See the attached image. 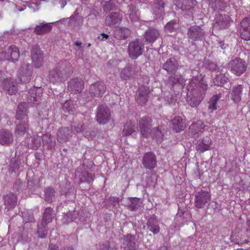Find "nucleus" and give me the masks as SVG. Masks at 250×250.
I'll return each instance as SVG.
<instances>
[{
    "mask_svg": "<svg viewBox=\"0 0 250 250\" xmlns=\"http://www.w3.org/2000/svg\"><path fill=\"white\" fill-rule=\"evenodd\" d=\"M208 84L201 75L193 77L187 86L188 102L192 107H197L203 100Z\"/></svg>",
    "mask_w": 250,
    "mask_h": 250,
    "instance_id": "f257e3e1",
    "label": "nucleus"
},
{
    "mask_svg": "<svg viewBox=\"0 0 250 250\" xmlns=\"http://www.w3.org/2000/svg\"><path fill=\"white\" fill-rule=\"evenodd\" d=\"M72 73V67L67 62H59L54 68L49 71L48 80L53 83L62 82Z\"/></svg>",
    "mask_w": 250,
    "mask_h": 250,
    "instance_id": "f03ea898",
    "label": "nucleus"
},
{
    "mask_svg": "<svg viewBox=\"0 0 250 250\" xmlns=\"http://www.w3.org/2000/svg\"><path fill=\"white\" fill-rule=\"evenodd\" d=\"M247 66L248 64L245 61L235 58L229 62L228 68L232 73L240 76L246 71Z\"/></svg>",
    "mask_w": 250,
    "mask_h": 250,
    "instance_id": "7ed1b4c3",
    "label": "nucleus"
},
{
    "mask_svg": "<svg viewBox=\"0 0 250 250\" xmlns=\"http://www.w3.org/2000/svg\"><path fill=\"white\" fill-rule=\"evenodd\" d=\"M144 49V43L140 39L132 40L128 44V55L132 59H136L142 55Z\"/></svg>",
    "mask_w": 250,
    "mask_h": 250,
    "instance_id": "20e7f679",
    "label": "nucleus"
},
{
    "mask_svg": "<svg viewBox=\"0 0 250 250\" xmlns=\"http://www.w3.org/2000/svg\"><path fill=\"white\" fill-rule=\"evenodd\" d=\"M188 39L194 42H202L205 40L206 33L205 29L199 25H191L188 29Z\"/></svg>",
    "mask_w": 250,
    "mask_h": 250,
    "instance_id": "39448f33",
    "label": "nucleus"
},
{
    "mask_svg": "<svg viewBox=\"0 0 250 250\" xmlns=\"http://www.w3.org/2000/svg\"><path fill=\"white\" fill-rule=\"evenodd\" d=\"M140 69L135 64H127L121 69L120 76L122 80H128L138 76Z\"/></svg>",
    "mask_w": 250,
    "mask_h": 250,
    "instance_id": "423d86ee",
    "label": "nucleus"
},
{
    "mask_svg": "<svg viewBox=\"0 0 250 250\" xmlns=\"http://www.w3.org/2000/svg\"><path fill=\"white\" fill-rule=\"evenodd\" d=\"M210 200L211 196L209 192L201 190L195 193L194 206L197 208H203Z\"/></svg>",
    "mask_w": 250,
    "mask_h": 250,
    "instance_id": "0eeeda50",
    "label": "nucleus"
},
{
    "mask_svg": "<svg viewBox=\"0 0 250 250\" xmlns=\"http://www.w3.org/2000/svg\"><path fill=\"white\" fill-rule=\"evenodd\" d=\"M110 115V110L105 105L102 104L98 107L96 119L99 124L104 125L108 123Z\"/></svg>",
    "mask_w": 250,
    "mask_h": 250,
    "instance_id": "6e6552de",
    "label": "nucleus"
},
{
    "mask_svg": "<svg viewBox=\"0 0 250 250\" xmlns=\"http://www.w3.org/2000/svg\"><path fill=\"white\" fill-rule=\"evenodd\" d=\"M138 247L137 239L135 235L127 234L123 236L122 248L124 250H137Z\"/></svg>",
    "mask_w": 250,
    "mask_h": 250,
    "instance_id": "1a4fd4ad",
    "label": "nucleus"
},
{
    "mask_svg": "<svg viewBox=\"0 0 250 250\" xmlns=\"http://www.w3.org/2000/svg\"><path fill=\"white\" fill-rule=\"evenodd\" d=\"M87 167L84 165L80 166L75 172V177L79 179L80 182H86L88 183L94 180V175L86 170Z\"/></svg>",
    "mask_w": 250,
    "mask_h": 250,
    "instance_id": "9d476101",
    "label": "nucleus"
},
{
    "mask_svg": "<svg viewBox=\"0 0 250 250\" xmlns=\"http://www.w3.org/2000/svg\"><path fill=\"white\" fill-rule=\"evenodd\" d=\"M32 76V69L30 64L23 63L19 69L18 77L19 81L21 83H27L31 79Z\"/></svg>",
    "mask_w": 250,
    "mask_h": 250,
    "instance_id": "9b49d317",
    "label": "nucleus"
},
{
    "mask_svg": "<svg viewBox=\"0 0 250 250\" xmlns=\"http://www.w3.org/2000/svg\"><path fill=\"white\" fill-rule=\"evenodd\" d=\"M139 125L142 135L147 137L151 132L152 120L148 116H145L140 118Z\"/></svg>",
    "mask_w": 250,
    "mask_h": 250,
    "instance_id": "f8f14e48",
    "label": "nucleus"
},
{
    "mask_svg": "<svg viewBox=\"0 0 250 250\" xmlns=\"http://www.w3.org/2000/svg\"><path fill=\"white\" fill-rule=\"evenodd\" d=\"M167 0H155L152 5V13L156 19H162L165 14V7Z\"/></svg>",
    "mask_w": 250,
    "mask_h": 250,
    "instance_id": "ddd939ff",
    "label": "nucleus"
},
{
    "mask_svg": "<svg viewBox=\"0 0 250 250\" xmlns=\"http://www.w3.org/2000/svg\"><path fill=\"white\" fill-rule=\"evenodd\" d=\"M31 58L33 63L36 68H40L43 63V57L40 48L34 45L31 50Z\"/></svg>",
    "mask_w": 250,
    "mask_h": 250,
    "instance_id": "4468645a",
    "label": "nucleus"
},
{
    "mask_svg": "<svg viewBox=\"0 0 250 250\" xmlns=\"http://www.w3.org/2000/svg\"><path fill=\"white\" fill-rule=\"evenodd\" d=\"M205 125L201 120L193 123L189 127L188 135L197 138L204 131Z\"/></svg>",
    "mask_w": 250,
    "mask_h": 250,
    "instance_id": "2eb2a0df",
    "label": "nucleus"
},
{
    "mask_svg": "<svg viewBox=\"0 0 250 250\" xmlns=\"http://www.w3.org/2000/svg\"><path fill=\"white\" fill-rule=\"evenodd\" d=\"M179 64L178 61L174 58L171 57L163 64L162 68L169 74H173L178 70Z\"/></svg>",
    "mask_w": 250,
    "mask_h": 250,
    "instance_id": "dca6fc26",
    "label": "nucleus"
},
{
    "mask_svg": "<svg viewBox=\"0 0 250 250\" xmlns=\"http://www.w3.org/2000/svg\"><path fill=\"white\" fill-rule=\"evenodd\" d=\"M106 87L104 83L101 81L96 82L92 84L89 87V92L94 96L102 97L105 93Z\"/></svg>",
    "mask_w": 250,
    "mask_h": 250,
    "instance_id": "f3484780",
    "label": "nucleus"
},
{
    "mask_svg": "<svg viewBox=\"0 0 250 250\" xmlns=\"http://www.w3.org/2000/svg\"><path fill=\"white\" fill-rule=\"evenodd\" d=\"M142 164L146 168L153 169L157 164L156 155L151 152L146 153L143 157Z\"/></svg>",
    "mask_w": 250,
    "mask_h": 250,
    "instance_id": "a211bd4d",
    "label": "nucleus"
},
{
    "mask_svg": "<svg viewBox=\"0 0 250 250\" xmlns=\"http://www.w3.org/2000/svg\"><path fill=\"white\" fill-rule=\"evenodd\" d=\"M241 37L245 41H250V17H246L241 22Z\"/></svg>",
    "mask_w": 250,
    "mask_h": 250,
    "instance_id": "6ab92c4d",
    "label": "nucleus"
},
{
    "mask_svg": "<svg viewBox=\"0 0 250 250\" xmlns=\"http://www.w3.org/2000/svg\"><path fill=\"white\" fill-rule=\"evenodd\" d=\"M84 86L83 81L79 78L71 79L68 83V89L73 93L81 92Z\"/></svg>",
    "mask_w": 250,
    "mask_h": 250,
    "instance_id": "aec40b11",
    "label": "nucleus"
},
{
    "mask_svg": "<svg viewBox=\"0 0 250 250\" xmlns=\"http://www.w3.org/2000/svg\"><path fill=\"white\" fill-rule=\"evenodd\" d=\"M143 36L146 42L153 43L160 37V31L157 28L149 27L145 31Z\"/></svg>",
    "mask_w": 250,
    "mask_h": 250,
    "instance_id": "412c9836",
    "label": "nucleus"
},
{
    "mask_svg": "<svg viewBox=\"0 0 250 250\" xmlns=\"http://www.w3.org/2000/svg\"><path fill=\"white\" fill-rule=\"evenodd\" d=\"M28 122V121L16 122L14 133L17 138L23 137L28 132L29 129Z\"/></svg>",
    "mask_w": 250,
    "mask_h": 250,
    "instance_id": "4be33fe9",
    "label": "nucleus"
},
{
    "mask_svg": "<svg viewBox=\"0 0 250 250\" xmlns=\"http://www.w3.org/2000/svg\"><path fill=\"white\" fill-rule=\"evenodd\" d=\"M14 142V136L12 132L7 129L0 131V144L2 146H9Z\"/></svg>",
    "mask_w": 250,
    "mask_h": 250,
    "instance_id": "5701e85b",
    "label": "nucleus"
},
{
    "mask_svg": "<svg viewBox=\"0 0 250 250\" xmlns=\"http://www.w3.org/2000/svg\"><path fill=\"white\" fill-rule=\"evenodd\" d=\"M150 91L147 86H141L138 89L136 97L137 103L141 105L145 104L147 101L148 95Z\"/></svg>",
    "mask_w": 250,
    "mask_h": 250,
    "instance_id": "b1692460",
    "label": "nucleus"
},
{
    "mask_svg": "<svg viewBox=\"0 0 250 250\" xmlns=\"http://www.w3.org/2000/svg\"><path fill=\"white\" fill-rule=\"evenodd\" d=\"M186 127V124L181 116H175L171 120L170 127L176 133L183 131Z\"/></svg>",
    "mask_w": 250,
    "mask_h": 250,
    "instance_id": "393cba45",
    "label": "nucleus"
},
{
    "mask_svg": "<svg viewBox=\"0 0 250 250\" xmlns=\"http://www.w3.org/2000/svg\"><path fill=\"white\" fill-rule=\"evenodd\" d=\"M211 141L209 137L199 139L195 144L196 150L201 153L211 149Z\"/></svg>",
    "mask_w": 250,
    "mask_h": 250,
    "instance_id": "a878e982",
    "label": "nucleus"
},
{
    "mask_svg": "<svg viewBox=\"0 0 250 250\" xmlns=\"http://www.w3.org/2000/svg\"><path fill=\"white\" fill-rule=\"evenodd\" d=\"M176 6L183 11H188L193 8L197 3L196 0H174Z\"/></svg>",
    "mask_w": 250,
    "mask_h": 250,
    "instance_id": "bb28decb",
    "label": "nucleus"
},
{
    "mask_svg": "<svg viewBox=\"0 0 250 250\" xmlns=\"http://www.w3.org/2000/svg\"><path fill=\"white\" fill-rule=\"evenodd\" d=\"M71 138L69 129L68 127L59 128L57 133V139L61 143H66Z\"/></svg>",
    "mask_w": 250,
    "mask_h": 250,
    "instance_id": "cd10ccee",
    "label": "nucleus"
},
{
    "mask_svg": "<svg viewBox=\"0 0 250 250\" xmlns=\"http://www.w3.org/2000/svg\"><path fill=\"white\" fill-rule=\"evenodd\" d=\"M20 57L19 49L16 46H10L4 54V58L14 62L18 60Z\"/></svg>",
    "mask_w": 250,
    "mask_h": 250,
    "instance_id": "c85d7f7f",
    "label": "nucleus"
},
{
    "mask_svg": "<svg viewBox=\"0 0 250 250\" xmlns=\"http://www.w3.org/2000/svg\"><path fill=\"white\" fill-rule=\"evenodd\" d=\"M215 26L221 29L228 28L230 23V17L228 15L221 14L215 18Z\"/></svg>",
    "mask_w": 250,
    "mask_h": 250,
    "instance_id": "c756f323",
    "label": "nucleus"
},
{
    "mask_svg": "<svg viewBox=\"0 0 250 250\" xmlns=\"http://www.w3.org/2000/svg\"><path fill=\"white\" fill-rule=\"evenodd\" d=\"M52 29L50 23L41 22L35 26L33 32L38 35H43L49 33Z\"/></svg>",
    "mask_w": 250,
    "mask_h": 250,
    "instance_id": "7c9ffc66",
    "label": "nucleus"
},
{
    "mask_svg": "<svg viewBox=\"0 0 250 250\" xmlns=\"http://www.w3.org/2000/svg\"><path fill=\"white\" fill-rule=\"evenodd\" d=\"M147 229L154 234L158 233L160 231V228L158 220L154 215L150 216L147 221Z\"/></svg>",
    "mask_w": 250,
    "mask_h": 250,
    "instance_id": "2f4dec72",
    "label": "nucleus"
},
{
    "mask_svg": "<svg viewBox=\"0 0 250 250\" xmlns=\"http://www.w3.org/2000/svg\"><path fill=\"white\" fill-rule=\"evenodd\" d=\"M3 201L5 208L9 210L16 206L17 203V197L15 194L10 193L3 196Z\"/></svg>",
    "mask_w": 250,
    "mask_h": 250,
    "instance_id": "473e14b6",
    "label": "nucleus"
},
{
    "mask_svg": "<svg viewBox=\"0 0 250 250\" xmlns=\"http://www.w3.org/2000/svg\"><path fill=\"white\" fill-rule=\"evenodd\" d=\"M131 35L130 29L126 27H117L114 33V37L119 40H125Z\"/></svg>",
    "mask_w": 250,
    "mask_h": 250,
    "instance_id": "72a5a7b5",
    "label": "nucleus"
},
{
    "mask_svg": "<svg viewBox=\"0 0 250 250\" xmlns=\"http://www.w3.org/2000/svg\"><path fill=\"white\" fill-rule=\"evenodd\" d=\"M42 94V90L41 88H34L30 89L29 95L27 96L29 103L34 104L40 101Z\"/></svg>",
    "mask_w": 250,
    "mask_h": 250,
    "instance_id": "f704fd0d",
    "label": "nucleus"
},
{
    "mask_svg": "<svg viewBox=\"0 0 250 250\" xmlns=\"http://www.w3.org/2000/svg\"><path fill=\"white\" fill-rule=\"evenodd\" d=\"M16 118L19 121H28L27 117V108L25 103H20L16 112Z\"/></svg>",
    "mask_w": 250,
    "mask_h": 250,
    "instance_id": "c9c22d12",
    "label": "nucleus"
},
{
    "mask_svg": "<svg viewBox=\"0 0 250 250\" xmlns=\"http://www.w3.org/2000/svg\"><path fill=\"white\" fill-rule=\"evenodd\" d=\"M123 16L119 12H113L107 16L105 19V23L107 25L112 26L120 22Z\"/></svg>",
    "mask_w": 250,
    "mask_h": 250,
    "instance_id": "e433bc0d",
    "label": "nucleus"
},
{
    "mask_svg": "<svg viewBox=\"0 0 250 250\" xmlns=\"http://www.w3.org/2000/svg\"><path fill=\"white\" fill-rule=\"evenodd\" d=\"M3 89L9 95H14L17 92V87L13 81L10 78H6L2 85Z\"/></svg>",
    "mask_w": 250,
    "mask_h": 250,
    "instance_id": "4c0bfd02",
    "label": "nucleus"
},
{
    "mask_svg": "<svg viewBox=\"0 0 250 250\" xmlns=\"http://www.w3.org/2000/svg\"><path fill=\"white\" fill-rule=\"evenodd\" d=\"M243 86L241 84L237 85L232 88L230 93L232 100L236 103L239 102L241 100Z\"/></svg>",
    "mask_w": 250,
    "mask_h": 250,
    "instance_id": "58836bf2",
    "label": "nucleus"
},
{
    "mask_svg": "<svg viewBox=\"0 0 250 250\" xmlns=\"http://www.w3.org/2000/svg\"><path fill=\"white\" fill-rule=\"evenodd\" d=\"M54 212L53 209L50 207L45 208L43 213L42 222L47 224L51 222L54 217Z\"/></svg>",
    "mask_w": 250,
    "mask_h": 250,
    "instance_id": "ea45409f",
    "label": "nucleus"
},
{
    "mask_svg": "<svg viewBox=\"0 0 250 250\" xmlns=\"http://www.w3.org/2000/svg\"><path fill=\"white\" fill-rule=\"evenodd\" d=\"M137 127L135 124L129 121L127 122L124 125V128L123 131V136H127L131 135L134 132H135Z\"/></svg>",
    "mask_w": 250,
    "mask_h": 250,
    "instance_id": "a19ab883",
    "label": "nucleus"
},
{
    "mask_svg": "<svg viewBox=\"0 0 250 250\" xmlns=\"http://www.w3.org/2000/svg\"><path fill=\"white\" fill-rule=\"evenodd\" d=\"M44 192V200L49 203H51L53 199H55L56 192L54 188L48 187L45 188Z\"/></svg>",
    "mask_w": 250,
    "mask_h": 250,
    "instance_id": "79ce46f5",
    "label": "nucleus"
},
{
    "mask_svg": "<svg viewBox=\"0 0 250 250\" xmlns=\"http://www.w3.org/2000/svg\"><path fill=\"white\" fill-rule=\"evenodd\" d=\"M184 82L183 76L180 74H173L168 79V83L172 87L176 84H182Z\"/></svg>",
    "mask_w": 250,
    "mask_h": 250,
    "instance_id": "37998d69",
    "label": "nucleus"
},
{
    "mask_svg": "<svg viewBox=\"0 0 250 250\" xmlns=\"http://www.w3.org/2000/svg\"><path fill=\"white\" fill-rule=\"evenodd\" d=\"M179 25L177 20H173L167 22L165 26V30L167 32H175L179 28Z\"/></svg>",
    "mask_w": 250,
    "mask_h": 250,
    "instance_id": "c03bdc74",
    "label": "nucleus"
},
{
    "mask_svg": "<svg viewBox=\"0 0 250 250\" xmlns=\"http://www.w3.org/2000/svg\"><path fill=\"white\" fill-rule=\"evenodd\" d=\"M222 96V94L221 93L218 94L217 95H215L213 96L209 101L208 102V109L210 110V112H212L213 110H216L217 108V102L221 98Z\"/></svg>",
    "mask_w": 250,
    "mask_h": 250,
    "instance_id": "a18cd8bd",
    "label": "nucleus"
},
{
    "mask_svg": "<svg viewBox=\"0 0 250 250\" xmlns=\"http://www.w3.org/2000/svg\"><path fill=\"white\" fill-rule=\"evenodd\" d=\"M42 141L44 145H46L49 149L54 148L56 142L52 140V136L50 134H44L42 136Z\"/></svg>",
    "mask_w": 250,
    "mask_h": 250,
    "instance_id": "49530a36",
    "label": "nucleus"
},
{
    "mask_svg": "<svg viewBox=\"0 0 250 250\" xmlns=\"http://www.w3.org/2000/svg\"><path fill=\"white\" fill-rule=\"evenodd\" d=\"M48 231L47 224L41 222L38 225L37 233L38 237L41 238H44L46 237Z\"/></svg>",
    "mask_w": 250,
    "mask_h": 250,
    "instance_id": "de8ad7c7",
    "label": "nucleus"
},
{
    "mask_svg": "<svg viewBox=\"0 0 250 250\" xmlns=\"http://www.w3.org/2000/svg\"><path fill=\"white\" fill-rule=\"evenodd\" d=\"M142 205L141 199L137 198H132L128 205L127 208L130 210H135L138 209Z\"/></svg>",
    "mask_w": 250,
    "mask_h": 250,
    "instance_id": "09e8293b",
    "label": "nucleus"
},
{
    "mask_svg": "<svg viewBox=\"0 0 250 250\" xmlns=\"http://www.w3.org/2000/svg\"><path fill=\"white\" fill-rule=\"evenodd\" d=\"M228 80V78L224 75L220 74L216 76L213 80V83L215 85L222 86L227 82Z\"/></svg>",
    "mask_w": 250,
    "mask_h": 250,
    "instance_id": "8fccbe9b",
    "label": "nucleus"
},
{
    "mask_svg": "<svg viewBox=\"0 0 250 250\" xmlns=\"http://www.w3.org/2000/svg\"><path fill=\"white\" fill-rule=\"evenodd\" d=\"M62 109L65 113H71L75 110L73 101L71 100L66 101L62 106Z\"/></svg>",
    "mask_w": 250,
    "mask_h": 250,
    "instance_id": "3c124183",
    "label": "nucleus"
},
{
    "mask_svg": "<svg viewBox=\"0 0 250 250\" xmlns=\"http://www.w3.org/2000/svg\"><path fill=\"white\" fill-rule=\"evenodd\" d=\"M128 10L129 18L132 21H137L138 19V12L136 7L132 5H128Z\"/></svg>",
    "mask_w": 250,
    "mask_h": 250,
    "instance_id": "603ef678",
    "label": "nucleus"
},
{
    "mask_svg": "<svg viewBox=\"0 0 250 250\" xmlns=\"http://www.w3.org/2000/svg\"><path fill=\"white\" fill-rule=\"evenodd\" d=\"M71 128L72 132L75 134L82 132L84 129V124L82 122H73L71 125Z\"/></svg>",
    "mask_w": 250,
    "mask_h": 250,
    "instance_id": "864d4df0",
    "label": "nucleus"
},
{
    "mask_svg": "<svg viewBox=\"0 0 250 250\" xmlns=\"http://www.w3.org/2000/svg\"><path fill=\"white\" fill-rule=\"evenodd\" d=\"M241 235L239 233L233 232L230 236L231 241L235 244H242L246 242V240H244L241 237Z\"/></svg>",
    "mask_w": 250,
    "mask_h": 250,
    "instance_id": "5fc2aeb1",
    "label": "nucleus"
},
{
    "mask_svg": "<svg viewBox=\"0 0 250 250\" xmlns=\"http://www.w3.org/2000/svg\"><path fill=\"white\" fill-rule=\"evenodd\" d=\"M115 0H109L107 1L103 7L104 11L106 13L110 12L111 10H113L116 9V5L115 2ZM122 1H124L125 0H121Z\"/></svg>",
    "mask_w": 250,
    "mask_h": 250,
    "instance_id": "6e6d98bb",
    "label": "nucleus"
},
{
    "mask_svg": "<svg viewBox=\"0 0 250 250\" xmlns=\"http://www.w3.org/2000/svg\"><path fill=\"white\" fill-rule=\"evenodd\" d=\"M188 216L189 214L188 212L179 211L175 216V219L180 222L181 224H184L185 222V218Z\"/></svg>",
    "mask_w": 250,
    "mask_h": 250,
    "instance_id": "4d7b16f0",
    "label": "nucleus"
},
{
    "mask_svg": "<svg viewBox=\"0 0 250 250\" xmlns=\"http://www.w3.org/2000/svg\"><path fill=\"white\" fill-rule=\"evenodd\" d=\"M24 188V184L23 183L19 180H16L13 185V190L16 192H20L23 190Z\"/></svg>",
    "mask_w": 250,
    "mask_h": 250,
    "instance_id": "13d9d810",
    "label": "nucleus"
},
{
    "mask_svg": "<svg viewBox=\"0 0 250 250\" xmlns=\"http://www.w3.org/2000/svg\"><path fill=\"white\" fill-rule=\"evenodd\" d=\"M75 220H76V217L72 216L71 212H69L64 214L62 218V222L64 224H68Z\"/></svg>",
    "mask_w": 250,
    "mask_h": 250,
    "instance_id": "bf43d9fd",
    "label": "nucleus"
},
{
    "mask_svg": "<svg viewBox=\"0 0 250 250\" xmlns=\"http://www.w3.org/2000/svg\"><path fill=\"white\" fill-rule=\"evenodd\" d=\"M207 65V67L212 71L216 70L218 68L217 64L212 62H208Z\"/></svg>",
    "mask_w": 250,
    "mask_h": 250,
    "instance_id": "052dcab7",
    "label": "nucleus"
},
{
    "mask_svg": "<svg viewBox=\"0 0 250 250\" xmlns=\"http://www.w3.org/2000/svg\"><path fill=\"white\" fill-rule=\"evenodd\" d=\"M32 140H34V143H35V147L36 148L39 147V146L41 145V139L37 137V138H34L32 139Z\"/></svg>",
    "mask_w": 250,
    "mask_h": 250,
    "instance_id": "680f3d73",
    "label": "nucleus"
},
{
    "mask_svg": "<svg viewBox=\"0 0 250 250\" xmlns=\"http://www.w3.org/2000/svg\"><path fill=\"white\" fill-rule=\"evenodd\" d=\"M48 250H59V246L55 244H50L48 246Z\"/></svg>",
    "mask_w": 250,
    "mask_h": 250,
    "instance_id": "e2e57ef3",
    "label": "nucleus"
},
{
    "mask_svg": "<svg viewBox=\"0 0 250 250\" xmlns=\"http://www.w3.org/2000/svg\"><path fill=\"white\" fill-rule=\"evenodd\" d=\"M6 79L4 78V74L2 72L0 71V85H2L5 82Z\"/></svg>",
    "mask_w": 250,
    "mask_h": 250,
    "instance_id": "0e129e2a",
    "label": "nucleus"
},
{
    "mask_svg": "<svg viewBox=\"0 0 250 250\" xmlns=\"http://www.w3.org/2000/svg\"><path fill=\"white\" fill-rule=\"evenodd\" d=\"M151 177L150 176H148L146 178V181L147 182V185L149 186H153V182L151 181Z\"/></svg>",
    "mask_w": 250,
    "mask_h": 250,
    "instance_id": "69168bd1",
    "label": "nucleus"
},
{
    "mask_svg": "<svg viewBox=\"0 0 250 250\" xmlns=\"http://www.w3.org/2000/svg\"><path fill=\"white\" fill-rule=\"evenodd\" d=\"M101 36L102 37V38L100 39L101 41L106 40L109 37V36L105 33H101Z\"/></svg>",
    "mask_w": 250,
    "mask_h": 250,
    "instance_id": "338daca9",
    "label": "nucleus"
},
{
    "mask_svg": "<svg viewBox=\"0 0 250 250\" xmlns=\"http://www.w3.org/2000/svg\"><path fill=\"white\" fill-rule=\"evenodd\" d=\"M59 2L62 8H63L67 4L66 0H60Z\"/></svg>",
    "mask_w": 250,
    "mask_h": 250,
    "instance_id": "774afa93",
    "label": "nucleus"
}]
</instances>
